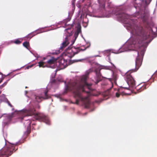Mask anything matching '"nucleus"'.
Returning a JSON list of instances; mask_svg holds the SVG:
<instances>
[{
  "mask_svg": "<svg viewBox=\"0 0 157 157\" xmlns=\"http://www.w3.org/2000/svg\"><path fill=\"white\" fill-rule=\"evenodd\" d=\"M4 79V77H3L2 76V77L1 78H0V83Z\"/></svg>",
  "mask_w": 157,
  "mask_h": 157,
  "instance_id": "obj_28",
  "label": "nucleus"
},
{
  "mask_svg": "<svg viewBox=\"0 0 157 157\" xmlns=\"http://www.w3.org/2000/svg\"><path fill=\"white\" fill-rule=\"evenodd\" d=\"M100 6H101V7H102L103 8H105V5L104 3H103L102 5L101 4L100 5Z\"/></svg>",
  "mask_w": 157,
  "mask_h": 157,
  "instance_id": "obj_27",
  "label": "nucleus"
},
{
  "mask_svg": "<svg viewBox=\"0 0 157 157\" xmlns=\"http://www.w3.org/2000/svg\"><path fill=\"white\" fill-rule=\"evenodd\" d=\"M13 117V114L8 115L6 116L7 119L8 121H10Z\"/></svg>",
  "mask_w": 157,
  "mask_h": 157,
  "instance_id": "obj_17",
  "label": "nucleus"
},
{
  "mask_svg": "<svg viewBox=\"0 0 157 157\" xmlns=\"http://www.w3.org/2000/svg\"><path fill=\"white\" fill-rule=\"evenodd\" d=\"M48 90L46 89L44 91V97L36 96L35 97L36 101L38 102H40L42 101V99H46L50 98V96L48 94Z\"/></svg>",
  "mask_w": 157,
  "mask_h": 157,
  "instance_id": "obj_8",
  "label": "nucleus"
},
{
  "mask_svg": "<svg viewBox=\"0 0 157 157\" xmlns=\"http://www.w3.org/2000/svg\"><path fill=\"white\" fill-rule=\"evenodd\" d=\"M39 33L37 31H36L29 34L26 37L27 38H31L32 37Z\"/></svg>",
  "mask_w": 157,
  "mask_h": 157,
  "instance_id": "obj_14",
  "label": "nucleus"
},
{
  "mask_svg": "<svg viewBox=\"0 0 157 157\" xmlns=\"http://www.w3.org/2000/svg\"><path fill=\"white\" fill-rule=\"evenodd\" d=\"M152 0H145L146 4L148 5L150 4Z\"/></svg>",
  "mask_w": 157,
  "mask_h": 157,
  "instance_id": "obj_25",
  "label": "nucleus"
},
{
  "mask_svg": "<svg viewBox=\"0 0 157 157\" xmlns=\"http://www.w3.org/2000/svg\"><path fill=\"white\" fill-rule=\"evenodd\" d=\"M96 76L95 78V82L96 84H97L99 82L102 80V77L100 71H98L96 70L95 71Z\"/></svg>",
  "mask_w": 157,
  "mask_h": 157,
  "instance_id": "obj_11",
  "label": "nucleus"
},
{
  "mask_svg": "<svg viewBox=\"0 0 157 157\" xmlns=\"http://www.w3.org/2000/svg\"><path fill=\"white\" fill-rule=\"evenodd\" d=\"M140 84L138 86L136 87V89L138 91V92H140L143 90L146 89V86H140Z\"/></svg>",
  "mask_w": 157,
  "mask_h": 157,
  "instance_id": "obj_13",
  "label": "nucleus"
},
{
  "mask_svg": "<svg viewBox=\"0 0 157 157\" xmlns=\"http://www.w3.org/2000/svg\"><path fill=\"white\" fill-rule=\"evenodd\" d=\"M27 92H28L27 91H25V93L26 94H27Z\"/></svg>",
  "mask_w": 157,
  "mask_h": 157,
  "instance_id": "obj_33",
  "label": "nucleus"
},
{
  "mask_svg": "<svg viewBox=\"0 0 157 157\" xmlns=\"http://www.w3.org/2000/svg\"><path fill=\"white\" fill-rule=\"evenodd\" d=\"M7 82H5L3 84H2L1 86L2 87H4L5 86H6V84H7Z\"/></svg>",
  "mask_w": 157,
  "mask_h": 157,
  "instance_id": "obj_26",
  "label": "nucleus"
},
{
  "mask_svg": "<svg viewBox=\"0 0 157 157\" xmlns=\"http://www.w3.org/2000/svg\"><path fill=\"white\" fill-rule=\"evenodd\" d=\"M56 71H56H56H55V72H56L55 74H56Z\"/></svg>",
  "mask_w": 157,
  "mask_h": 157,
  "instance_id": "obj_34",
  "label": "nucleus"
},
{
  "mask_svg": "<svg viewBox=\"0 0 157 157\" xmlns=\"http://www.w3.org/2000/svg\"><path fill=\"white\" fill-rule=\"evenodd\" d=\"M14 42L16 44H19L21 43V41L18 39H17L14 41Z\"/></svg>",
  "mask_w": 157,
  "mask_h": 157,
  "instance_id": "obj_23",
  "label": "nucleus"
},
{
  "mask_svg": "<svg viewBox=\"0 0 157 157\" xmlns=\"http://www.w3.org/2000/svg\"><path fill=\"white\" fill-rule=\"evenodd\" d=\"M72 4L74 6H75V3H74V2H73Z\"/></svg>",
  "mask_w": 157,
  "mask_h": 157,
  "instance_id": "obj_30",
  "label": "nucleus"
},
{
  "mask_svg": "<svg viewBox=\"0 0 157 157\" xmlns=\"http://www.w3.org/2000/svg\"><path fill=\"white\" fill-rule=\"evenodd\" d=\"M90 72V71H87L85 75L80 77L79 80L70 83L66 87V91H71L74 94V97L76 98V104H78L80 100H83L82 93L83 92H88L85 90V89L87 88L90 90H92L91 88L92 84L88 83L87 80L88 78V76Z\"/></svg>",
  "mask_w": 157,
  "mask_h": 157,
  "instance_id": "obj_1",
  "label": "nucleus"
},
{
  "mask_svg": "<svg viewBox=\"0 0 157 157\" xmlns=\"http://www.w3.org/2000/svg\"><path fill=\"white\" fill-rule=\"evenodd\" d=\"M60 63L63 67H66L67 66V60H66L64 59H62L60 61Z\"/></svg>",
  "mask_w": 157,
  "mask_h": 157,
  "instance_id": "obj_16",
  "label": "nucleus"
},
{
  "mask_svg": "<svg viewBox=\"0 0 157 157\" xmlns=\"http://www.w3.org/2000/svg\"><path fill=\"white\" fill-rule=\"evenodd\" d=\"M117 17L120 21L126 23V21L129 18L130 16L124 12H121L117 15Z\"/></svg>",
  "mask_w": 157,
  "mask_h": 157,
  "instance_id": "obj_7",
  "label": "nucleus"
},
{
  "mask_svg": "<svg viewBox=\"0 0 157 157\" xmlns=\"http://www.w3.org/2000/svg\"><path fill=\"white\" fill-rule=\"evenodd\" d=\"M23 45L26 48H27L29 46V43L27 41L24 42L23 43Z\"/></svg>",
  "mask_w": 157,
  "mask_h": 157,
  "instance_id": "obj_21",
  "label": "nucleus"
},
{
  "mask_svg": "<svg viewBox=\"0 0 157 157\" xmlns=\"http://www.w3.org/2000/svg\"><path fill=\"white\" fill-rule=\"evenodd\" d=\"M79 51H77L76 52H73L72 49H68L65 53V55L70 58H71L73 57L75 54H78Z\"/></svg>",
  "mask_w": 157,
  "mask_h": 157,
  "instance_id": "obj_10",
  "label": "nucleus"
},
{
  "mask_svg": "<svg viewBox=\"0 0 157 157\" xmlns=\"http://www.w3.org/2000/svg\"><path fill=\"white\" fill-rule=\"evenodd\" d=\"M124 94V93L123 92L121 93V94L118 93V92H117L116 93V96L117 98H119L120 95H123Z\"/></svg>",
  "mask_w": 157,
  "mask_h": 157,
  "instance_id": "obj_22",
  "label": "nucleus"
},
{
  "mask_svg": "<svg viewBox=\"0 0 157 157\" xmlns=\"http://www.w3.org/2000/svg\"><path fill=\"white\" fill-rule=\"evenodd\" d=\"M39 66L40 67H44L45 66H44V63L43 62L41 61L40 62L38 63Z\"/></svg>",
  "mask_w": 157,
  "mask_h": 157,
  "instance_id": "obj_20",
  "label": "nucleus"
},
{
  "mask_svg": "<svg viewBox=\"0 0 157 157\" xmlns=\"http://www.w3.org/2000/svg\"><path fill=\"white\" fill-rule=\"evenodd\" d=\"M81 32V27H78L77 28L76 31V33H75V35L77 34V35H78Z\"/></svg>",
  "mask_w": 157,
  "mask_h": 157,
  "instance_id": "obj_18",
  "label": "nucleus"
},
{
  "mask_svg": "<svg viewBox=\"0 0 157 157\" xmlns=\"http://www.w3.org/2000/svg\"><path fill=\"white\" fill-rule=\"evenodd\" d=\"M142 56H143L144 55V53L142 51L141 52Z\"/></svg>",
  "mask_w": 157,
  "mask_h": 157,
  "instance_id": "obj_29",
  "label": "nucleus"
},
{
  "mask_svg": "<svg viewBox=\"0 0 157 157\" xmlns=\"http://www.w3.org/2000/svg\"><path fill=\"white\" fill-rule=\"evenodd\" d=\"M103 95L104 96V98L106 99L109 98L110 96V89H108L104 92Z\"/></svg>",
  "mask_w": 157,
  "mask_h": 157,
  "instance_id": "obj_12",
  "label": "nucleus"
},
{
  "mask_svg": "<svg viewBox=\"0 0 157 157\" xmlns=\"http://www.w3.org/2000/svg\"><path fill=\"white\" fill-rule=\"evenodd\" d=\"M9 105L11 107H12V105L10 103H9Z\"/></svg>",
  "mask_w": 157,
  "mask_h": 157,
  "instance_id": "obj_31",
  "label": "nucleus"
},
{
  "mask_svg": "<svg viewBox=\"0 0 157 157\" xmlns=\"http://www.w3.org/2000/svg\"><path fill=\"white\" fill-rule=\"evenodd\" d=\"M31 123V120L28 119L25 120V122L24 123V124L25 127H27V130L26 132L27 134L30 133L31 132V126L30 125Z\"/></svg>",
  "mask_w": 157,
  "mask_h": 157,
  "instance_id": "obj_9",
  "label": "nucleus"
},
{
  "mask_svg": "<svg viewBox=\"0 0 157 157\" xmlns=\"http://www.w3.org/2000/svg\"><path fill=\"white\" fill-rule=\"evenodd\" d=\"M143 14L141 15V17L143 19L144 21H146L147 19L148 16L147 14H146L144 12Z\"/></svg>",
  "mask_w": 157,
  "mask_h": 157,
  "instance_id": "obj_15",
  "label": "nucleus"
},
{
  "mask_svg": "<svg viewBox=\"0 0 157 157\" xmlns=\"http://www.w3.org/2000/svg\"><path fill=\"white\" fill-rule=\"evenodd\" d=\"M35 111V110L33 108L22 110L18 112V118L22 120L26 116L34 115L36 120L40 121H43L47 124H50V121L48 117L42 113H36Z\"/></svg>",
  "mask_w": 157,
  "mask_h": 157,
  "instance_id": "obj_3",
  "label": "nucleus"
},
{
  "mask_svg": "<svg viewBox=\"0 0 157 157\" xmlns=\"http://www.w3.org/2000/svg\"><path fill=\"white\" fill-rule=\"evenodd\" d=\"M131 28L132 33L137 36L132 43V45L136 48H140L147 44V42L146 40L149 38L150 33L152 31L151 27L144 29L142 26H138L134 24L133 27L131 25Z\"/></svg>",
  "mask_w": 157,
  "mask_h": 157,
  "instance_id": "obj_2",
  "label": "nucleus"
},
{
  "mask_svg": "<svg viewBox=\"0 0 157 157\" xmlns=\"http://www.w3.org/2000/svg\"><path fill=\"white\" fill-rule=\"evenodd\" d=\"M27 88V86H26V87H25V88Z\"/></svg>",
  "mask_w": 157,
  "mask_h": 157,
  "instance_id": "obj_35",
  "label": "nucleus"
},
{
  "mask_svg": "<svg viewBox=\"0 0 157 157\" xmlns=\"http://www.w3.org/2000/svg\"><path fill=\"white\" fill-rule=\"evenodd\" d=\"M90 102L89 101H88L87 102V103L85 104V106L86 108H88L90 106Z\"/></svg>",
  "mask_w": 157,
  "mask_h": 157,
  "instance_id": "obj_24",
  "label": "nucleus"
},
{
  "mask_svg": "<svg viewBox=\"0 0 157 157\" xmlns=\"http://www.w3.org/2000/svg\"><path fill=\"white\" fill-rule=\"evenodd\" d=\"M55 61L54 59H52L49 60L47 62V63L49 64H52L54 63Z\"/></svg>",
  "mask_w": 157,
  "mask_h": 157,
  "instance_id": "obj_19",
  "label": "nucleus"
},
{
  "mask_svg": "<svg viewBox=\"0 0 157 157\" xmlns=\"http://www.w3.org/2000/svg\"><path fill=\"white\" fill-rule=\"evenodd\" d=\"M15 147L12 145H10L8 146L3 147L0 151V157H9L13 153L15 149Z\"/></svg>",
  "mask_w": 157,
  "mask_h": 157,
  "instance_id": "obj_5",
  "label": "nucleus"
},
{
  "mask_svg": "<svg viewBox=\"0 0 157 157\" xmlns=\"http://www.w3.org/2000/svg\"><path fill=\"white\" fill-rule=\"evenodd\" d=\"M66 31L65 34L66 37L65 38V40L62 43V45L60 48V50H63L65 47L67 46L69 44V40L70 37L72 35V30L71 29V28H68L65 30Z\"/></svg>",
  "mask_w": 157,
  "mask_h": 157,
  "instance_id": "obj_6",
  "label": "nucleus"
},
{
  "mask_svg": "<svg viewBox=\"0 0 157 157\" xmlns=\"http://www.w3.org/2000/svg\"><path fill=\"white\" fill-rule=\"evenodd\" d=\"M136 52L138 56L136 60V69L129 71L126 73L125 75V80L128 85V87H124V88L128 90L129 87L132 88L135 87V81L132 77L131 74L133 72L136 71L139 68L142 64V59L139 56L138 52L136 51Z\"/></svg>",
  "mask_w": 157,
  "mask_h": 157,
  "instance_id": "obj_4",
  "label": "nucleus"
},
{
  "mask_svg": "<svg viewBox=\"0 0 157 157\" xmlns=\"http://www.w3.org/2000/svg\"><path fill=\"white\" fill-rule=\"evenodd\" d=\"M73 24L71 25V27H73Z\"/></svg>",
  "mask_w": 157,
  "mask_h": 157,
  "instance_id": "obj_32",
  "label": "nucleus"
}]
</instances>
